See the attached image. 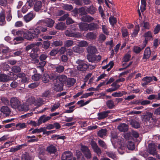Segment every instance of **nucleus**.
<instances>
[{"label": "nucleus", "instance_id": "obj_1", "mask_svg": "<svg viewBox=\"0 0 160 160\" xmlns=\"http://www.w3.org/2000/svg\"><path fill=\"white\" fill-rule=\"evenodd\" d=\"M38 28L37 27L36 28L29 29L24 34V38L27 40H31L32 39L38 37L40 33Z\"/></svg>", "mask_w": 160, "mask_h": 160}, {"label": "nucleus", "instance_id": "obj_2", "mask_svg": "<svg viewBox=\"0 0 160 160\" xmlns=\"http://www.w3.org/2000/svg\"><path fill=\"white\" fill-rule=\"evenodd\" d=\"M77 69L82 72H86L88 70V63L83 60L78 59L76 61Z\"/></svg>", "mask_w": 160, "mask_h": 160}, {"label": "nucleus", "instance_id": "obj_3", "mask_svg": "<svg viewBox=\"0 0 160 160\" xmlns=\"http://www.w3.org/2000/svg\"><path fill=\"white\" fill-rule=\"evenodd\" d=\"M76 30L77 28H75L72 29L67 30L65 31V34L68 37L79 38L81 36V35L80 33L75 31Z\"/></svg>", "mask_w": 160, "mask_h": 160}, {"label": "nucleus", "instance_id": "obj_4", "mask_svg": "<svg viewBox=\"0 0 160 160\" xmlns=\"http://www.w3.org/2000/svg\"><path fill=\"white\" fill-rule=\"evenodd\" d=\"M80 150L85 157L87 159H90L92 158V154L90 149L88 147L85 145H82Z\"/></svg>", "mask_w": 160, "mask_h": 160}, {"label": "nucleus", "instance_id": "obj_5", "mask_svg": "<svg viewBox=\"0 0 160 160\" xmlns=\"http://www.w3.org/2000/svg\"><path fill=\"white\" fill-rule=\"evenodd\" d=\"M101 56L100 55L97 56L95 54H88L87 55V59L89 62H99L101 59Z\"/></svg>", "mask_w": 160, "mask_h": 160}, {"label": "nucleus", "instance_id": "obj_6", "mask_svg": "<svg viewBox=\"0 0 160 160\" xmlns=\"http://www.w3.org/2000/svg\"><path fill=\"white\" fill-rule=\"evenodd\" d=\"M10 103L11 106L12 108L18 109L20 105L21 102L17 98L13 97L11 98Z\"/></svg>", "mask_w": 160, "mask_h": 160}, {"label": "nucleus", "instance_id": "obj_7", "mask_svg": "<svg viewBox=\"0 0 160 160\" xmlns=\"http://www.w3.org/2000/svg\"><path fill=\"white\" fill-rule=\"evenodd\" d=\"M73 154L70 151H65L62 154V160H72Z\"/></svg>", "mask_w": 160, "mask_h": 160}, {"label": "nucleus", "instance_id": "obj_8", "mask_svg": "<svg viewBox=\"0 0 160 160\" xmlns=\"http://www.w3.org/2000/svg\"><path fill=\"white\" fill-rule=\"evenodd\" d=\"M51 118V117L46 116L45 115H43L40 117L38 121V126H39L42 123H44L49 121Z\"/></svg>", "mask_w": 160, "mask_h": 160}, {"label": "nucleus", "instance_id": "obj_9", "mask_svg": "<svg viewBox=\"0 0 160 160\" xmlns=\"http://www.w3.org/2000/svg\"><path fill=\"white\" fill-rule=\"evenodd\" d=\"M35 15L32 12H30L29 13L24 16L23 18L26 22H28L32 19L35 17Z\"/></svg>", "mask_w": 160, "mask_h": 160}, {"label": "nucleus", "instance_id": "obj_10", "mask_svg": "<svg viewBox=\"0 0 160 160\" xmlns=\"http://www.w3.org/2000/svg\"><path fill=\"white\" fill-rule=\"evenodd\" d=\"M111 111L110 110H107L101 112L98 114V119L99 120H100L105 118L108 117V114Z\"/></svg>", "mask_w": 160, "mask_h": 160}, {"label": "nucleus", "instance_id": "obj_11", "mask_svg": "<svg viewBox=\"0 0 160 160\" xmlns=\"http://www.w3.org/2000/svg\"><path fill=\"white\" fill-rule=\"evenodd\" d=\"M88 24V29L89 31L97 30L99 28V26L97 23L91 22Z\"/></svg>", "mask_w": 160, "mask_h": 160}, {"label": "nucleus", "instance_id": "obj_12", "mask_svg": "<svg viewBox=\"0 0 160 160\" xmlns=\"http://www.w3.org/2000/svg\"><path fill=\"white\" fill-rule=\"evenodd\" d=\"M1 111L4 115L7 117L11 114V110L7 106H3L1 108Z\"/></svg>", "mask_w": 160, "mask_h": 160}, {"label": "nucleus", "instance_id": "obj_13", "mask_svg": "<svg viewBox=\"0 0 160 160\" xmlns=\"http://www.w3.org/2000/svg\"><path fill=\"white\" fill-rule=\"evenodd\" d=\"M151 55V51L149 47H147L145 49L143 57V59H148Z\"/></svg>", "mask_w": 160, "mask_h": 160}, {"label": "nucleus", "instance_id": "obj_14", "mask_svg": "<svg viewBox=\"0 0 160 160\" xmlns=\"http://www.w3.org/2000/svg\"><path fill=\"white\" fill-rule=\"evenodd\" d=\"M142 81L144 82L142 83L141 85L144 87L152 81V79L151 77L146 76L144 77L142 79Z\"/></svg>", "mask_w": 160, "mask_h": 160}, {"label": "nucleus", "instance_id": "obj_15", "mask_svg": "<svg viewBox=\"0 0 160 160\" xmlns=\"http://www.w3.org/2000/svg\"><path fill=\"white\" fill-rule=\"evenodd\" d=\"M5 13L4 11H2L0 13V25L3 26L6 24L5 20Z\"/></svg>", "mask_w": 160, "mask_h": 160}, {"label": "nucleus", "instance_id": "obj_16", "mask_svg": "<svg viewBox=\"0 0 160 160\" xmlns=\"http://www.w3.org/2000/svg\"><path fill=\"white\" fill-rule=\"evenodd\" d=\"M57 151V148L52 144H50L46 148V151L50 154H54Z\"/></svg>", "mask_w": 160, "mask_h": 160}, {"label": "nucleus", "instance_id": "obj_17", "mask_svg": "<svg viewBox=\"0 0 160 160\" xmlns=\"http://www.w3.org/2000/svg\"><path fill=\"white\" fill-rule=\"evenodd\" d=\"M81 19L82 21L90 22L93 21L94 19L92 17L89 15H85L82 16L81 17Z\"/></svg>", "mask_w": 160, "mask_h": 160}, {"label": "nucleus", "instance_id": "obj_18", "mask_svg": "<svg viewBox=\"0 0 160 160\" xmlns=\"http://www.w3.org/2000/svg\"><path fill=\"white\" fill-rule=\"evenodd\" d=\"M54 21L50 18L47 19L44 22V25L49 28H52L53 26Z\"/></svg>", "mask_w": 160, "mask_h": 160}, {"label": "nucleus", "instance_id": "obj_19", "mask_svg": "<svg viewBox=\"0 0 160 160\" xmlns=\"http://www.w3.org/2000/svg\"><path fill=\"white\" fill-rule=\"evenodd\" d=\"M148 152L150 154L154 155L156 153V146L153 143H150L148 145Z\"/></svg>", "mask_w": 160, "mask_h": 160}, {"label": "nucleus", "instance_id": "obj_20", "mask_svg": "<svg viewBox=\"0 0 160 160\" xmlns=\"http://www.w3.org/2000/svg\"><path fill=\"white\" fill-rule=\"evenodd\" d=\"M78 25L80 30L82 31H86L89 30L88 23L81 22Z\"/></svg>", "mask_w": 160, "mask_h": 160}, {"label": "nucleus", "instance_id": "obj_21", "mask_svg": "<svg viewBox=\"0 0 160 160\" xmlns=\"http://www.w3.org/2000/svg\"><path fill=\"white\" fill-rule=\"evenodd\" d=\"M152 115V114L151 112H148L146 114L143 116V119L145 121L148 122L149 123H151V121H153Z\"/></svg>", "mask_w": 160, "mask_h": 160}, {"label": "nucleus", "instance_id": "obj_22", "mask_svg": "<svg viewBox=\"0 0 160 160\" xmlns=\"http://www.w3.org/2000/svg\"><path fill=\"white\" fill-rule=\"evenodd\" d=\"M63 86V83L58 82L55 83L54 89L57 92L61 91L63 90L62 87Z\"/></svg>", "mask_w": 160, "mask_h": 160}, {"label": "nucleus", "instance_id": "obj_23", "mask_svg": "<svg viewBox=\"0 0 160 160\" xmlns=\"http://www.w3.org/2000/svg\"><path fill=\"white\" fill-rule=\"evenodd\" d=\"M85 37L88 40H93L96 39L97 35L93 32H90L87 34Z\"/></svg>", "mask_w": 160, "mask_h": 160}, {"label": "nucleus", "instance_id": "obj_24", "mask_svg": "<svg viewBox=\"0 0 160 160\" xmlns=\"http://www.w3.org/2000/svg\"><path fill=\"white\" fill-rule=\"evenodd\" d=\"M128 126L125 123H123L119 125L118 127V129L121 132H125L128 129Z\"/></svg>", "mask_w": 160, "mask_h": 160}, {"label": "nucleus", "instance_id": "obj_25", "mask_svg": "<svg viewBox=\"0 0 160 160\" xmlns=\"http://www.w3.org/2000/svg\"><path fill=\"white\" fill-rule=\"evenodd\" d=\"M87 51L89 54H95L97 51L95 46H89L87 48Z\"/></svg>", "mask_w": 160, "mask_h": 160}, {"label": "nucleus", "instance_id": "obj_26", "mask_svg": "<svg viewBox=\"0 0 160 160\" xmlns=\"http://www.w3.org/2000/svg\"><path fill=\"white\" fill-rule=\"evenodd\" d=\"M9 80V76L4 74L0 73V82H6Z\"/></svg>", "mask_w": 160, "mask_h": 160}, {"label": "nucleus", "instance_id": "obj_27", "mask_svg": "<svg viewBox=\"0 0 160 160\" xmlns=\"http://www.w3.org/2000/svg\"><path fill=\"white\" fill-rule=\"evenodd\" d=\"M76 155L77 157V160H85L84 156L79 150H76Z\"/></svg>", "mask_w": 160, "mask_h": 160}, {"label": "nucleus", "instance_id": "obj_28", "mask_svg": "<svg viewBox=\"0 0 160 160\" xmlns=\"http://www.w3.org/2000/svg\"><path fill=\"white\" fill-rule=\"evenodd\" d=\"M42 2L40 1L37 2L34 5V9L36 12H38L42 8Z\"/></svg>", "mask_w": 160, "mask_h": 160}, {"label": "nucleus", "instance_id": "obj_29", "mask_svg": "<svg viewBox=\"0 0 160 160\" xmlns=\"http://www.w3.org/2000/svg\"><path fill=\"white\" fill-rule=\"evenodd\" d=\"M46 62L45 61H39L38 66L37 67V68L39 69L41 72H42L44 71V67L45 65Z\"/></svg>", "mask_w": 160, "mask_h": 160}, {"label": "nucleus", "instance_id": "obj_30", "mask_svg": "<svg viewBox=\"0 0 160 160\" xmlns=\"http://www.w3.org/2000/svg\"><path fill=\"white\" fill-rule=\"evenodd\" d=\"M67 80V84L68 87L73 86L76 82V79L72 78H69Z\"/></svg>", "mask_w": 160, "mask_h": 160}, {"label": "nucleus", "instance_id": "obj_31", "mask_svg": "<svg viewBox=\"0 0 160 160\" xmlns=\"http://www.w3.org/2000/svg\"><path fill=\"white\" fill-rule=\"evenodd\" d=\"M144 37H145V41L148 42V41L150 40L152 38L151 32L150 31H148L144 34Z\"/></svg>", "mask_w": 160, "mask_h": 160}, {"label": "nucleus", "instance_id": "obj_32", "mask_svg": "<svg viewBox=\"0 0 160 160\" xmlns=\"http://www.w3.org/2000/svg\"><path fill=\"white\" fill-rule=\"evenodd\" d=\"M109 22L112 27H114L117 22V20L116 18L114 16H111L109 19Z\"/></svg>", "mask_w": 160, "mask_h": 160}, {"label": "nucleus", "instance_id": "obj_33", "mask_svg": "<svg viewBox=\"0 0 160 160\" xmlns=\"http://www.w3.org/2000/svg\"><path fill=\"white\" fill-rule=\"evenodd\" d=\"M140 30V27L139 25L138 24L135 26V28L133 30V32L132 34V37H136Z\"/></svg>", "mask_w": 160, "mask_h": 160}, {"label": "nucleus", "instance_id": "obj_34", "mask_svg": "<svg viewBox=\"0 0 160 160\" xmlns=\"http://www.w3.org/2000/svg\"><path fill=\"white\" fill-rule=\"evenodd\" d=\"M74 44V42L72 40H67L64 43V46L67 48L71 47Z\"/></svg>", "mask_w": 160, "mask_h": 160}, {"label": "nucleus", "instance_id": "obj_35", "mask_svg": "<svg viewBox=\"0 0 160 160\" xmlns=\"http://www.w3.org/2000/svg\"><path fill=\"white\" fill-rule=\"evenodd\" d=\"M107 132L106 129H102L98 132L97 135L98 136L101 138H102L103 136L106 135Z\"/></svg>", "mask_w": 160, "mask_h": 160}, {"label": "nucleus", "instance_id": "obj_36", "mask_svg": "<svg viewBox=\"0 0 160 160\" xmlns=\"http://www.w3.org/2000/svg\"><path fill=\"white\" fill-rule=\"evenodd\" d=\"M106 104L108 107L110 109L114 108L115 106L114 102L112 100H108L106 102Z\"/></svg>", "mask_w": 160, "mask_h": 160}, {"label": "nucleus", "instance_id": "obj_37", "mask_svg": "<svg viewBox=\"0 0 160 160\" xmlns=\"http://www.w3.org/2000/svg\"><path fill=\"white\" fill-rule=\"evenodd\" d=\"M42 82L44 83H47L50 80V75L48 74L44 73L43 74L42 78Z\"/></svg>", "mask_w": 160, "mask_h": 160}, {"label": "nucleus", "instance_id": "obj_38", "mask_svg": "<svg viewBox=\"0 0 160 160\" xmlns=\"http://www.w3.org/2000/svg\"><path fill=\"white\" fill-rule=\"evenodd\" d=\"M127 147L128 149L130 150H133L135 148V146L134 143L132 141L128 142Z\"/></svg>", "mask_w": 160, "mask_h": 160}, {"label": "nucleus", "instance_id": "obj_39", "mask_svg": "<svg viewBox=\"0 0 160 160\" xmlns=\"http://www.w3.org/2000/svg\"><path fill=\"white\" fill-rule=\"evenodd\" d=\"M131 125L132 127L136 129L139 128L140 126L139 123L135 120H132L131 122Z\"/></svg>", "mask_w": 160, "mask_h": 160}, {"label": "nucleus", "instance_id": "obj_40", "mask_svg": "<svg viewBox=\"0 0 160 160\" xmlns=\"http://www.w3.org/2000/svg\"><path fill=\"white\" fill-rule=\"evenodd\" d=\"M65 27V24L62 22L58 23L56 24L55 28L58 30H63Z\"/></svg>", "mask_w": 160, "mask_h": 160}, {"label": "nucleus", "instance_id": "obj_41", "mask_svg": "<svg viewBox=\"0 0 160 160\" xmlns=\"http://www.w3.org/2000/svg\"><path fill=\"white\" fill-rule=\"evenodd\" d=\"M58 79L59 81V82L63 83V85H64V82H65L67 79V77L65 75H62L58 77Z\"/></svg>", "mask_w": 160, "mask_h": 160}, {"label": "nucleus", "instance_id": "obj_42", "mask_svg": "<svg viewBox=\"0 0 160 160\" xmlns=\"http://www.w3.org/2000/svg\"><path fill=\"white\" fill-rule=\"evenodd\" d=\"M55 68L56 69V71L58 72H63L64 70V67L63 66L59 65L57 66H55Z\"/></svg>", "mask_w": 160, "mask_h": 160}, {"label": "nucleus", "instance_id": "obj_43", "mask_svg": "<svg viewBox=\"0 0 160 160\" xmlns=\"http://www.w3.org/2000/svg\"><path fill=\"white\" fill-rule=\"evenodd\" d=\"M22 159L23 160H31L32 158L28 153L25 152L22 155Z\"/></svg>", "mask_w": 160, "mask_h": 160}, {"label": "nucleus", "instance_id": "obj_44", "mask_svg": "<svg viewBox=\"0 0 160 160\" xmlns=\"http://www.w3.org/2000/svg\"><path fill=\"white\" fill-rule=\"evenodd\" d=\"M40 84V82H32L28 85V87L31 88H34L38 87Z\"/></svg>", "mask_w": 160, "mask_h": 160}, {"label": "nucleus", "instance_id": "obj_45", "mask_svg": "<svg viewBox=\"0 0 160 160\" xmlns=\"http://www.w3.org/2000/svg\"><path fill=\"white\" fill-rule=\"evenodd\" d=\"M131 57V55L130 54L127 53L124 56L122 60H123V62H128L130 59V58Z\"/></svg>", "mask_w": 160, "mask_h": 160}, {"label": "nucleus", "instance_id": "obj_46", "mask_svg": "<svg viewBox=\"0 0 160 160\" xmlns=\"http://www.w3.org/2000/svg\"><path fill=\"white\" fill-rule=\"evenodd\" d=\"M87 12L91 14H94L96 12V9L93 6H91L87 9Z\"/></svg>", "mask_w": 160, "mask_h": 160}, {"label": "nucleus", "instance_id": "obj_47", "mask_svg": "<svg viewBox=\"0 0 160 160\" xmlns=\"http://www.w3.org/2000/svg\"><path fill=\"white\" fill-rule=\"evenodd\" d=\"M19 111H25L27 110L28 109L27 106L24 104H20L18 109Z\"/></svg>", "mask_w": 160, "mask_h": 160}, {"label": "nucleus", "instance_id": "obj_48", "mask_svg": "<svg viewBox=\"0 0 160 160\" xmlns=\"http://www.w3.org/2000/svg\"><path fill=\"white\" fill-rule=\"evenodd\" d=\"M51 96V92L49 90H46L43 92L42 95V97L48 98L49 97Z\"/></svg>", "mask_w": 160, "mask_h": 160}, {"label": "nucleus", "instance_id": "obj_49", "mask_svg": "<svg viewBox=\"0 0 160 160\" xmlns=\"http://www.w3.org/2000/svg\"><path fill=\"white\" fill-rule=\"evenodd\" d=\"M62 44V42L60 40H56L53 41L52 43V46L55 47L61 46Z\"/></svg>", "mask_w": 160, "mask_h": 160}, {"label": "nucleus", "instance_id": "obj_50", "mask_svg": "<svg viewBox=\"0 0 160 160\" xmlns=\"http://www.w3.org/2000/svg\"><path fill=\"white\" fill-rule=\"evenodd\" d=\"M43 102L42 99L39 98L38 100L34 101L35 105L38 107L40 106L43 104Z\"/></svg>", "mask_w": 160, "mask_h": 160}, {"label": "nucleus", "instance_id": "obj_51", "mask_svg": "<svg viewBox=\"0 0 160 160\" xmlns=\"http://www.w3.org/2000/svg\"><path fill=\"white\" fill-rule=\"evenodd\" d=\"M41 78V75L39 74H35L32 76V79L34 81H38Z\"/></svg>", "mask_w": 160, "mask_h": 160}, {"label": "nucleus", "instance_id": "obj_52", "mask_svg": "<svg viewBox=\"0 0 160 160\" xmlns=\"http://www.w3.org/2000/svg\"><path fill=\"white\" fill-rule=\"evenodd\" d=\"M21 69L19 66H15L12 67V72L16 73L20 72L21 71Z\"/></svg>", "mask_w": 160, "mask_h": 160}, {"label": "nucleus", "instance_id": "obj_53", "mask_svg": "<svg viewBox=\"0 0 160 160\" xmlns=\"http://www.w3.org/2000/svg\"><path fill=\"white\" fill-rule=\"evenodd\" d=\"M122 33L123 37H126L129 35V33L127 29L122 28Z\"/></svg>", "mask_w": 160, "mask_h": 160}, {"label": "nucleus", "instance_id": "obj_54", "mask_svg": "<svg viewBox=\"0 0 160 160\" xmlns=\"http://www.w3.org/2000/svg\"><path fill=\"white\" fill-rule=\"evenodd\" d=\"M50 45V42L48 40L45 41L43 42L42 45L43 48L45 49H48Z\"/></svg>", "mask_w": 160, "mask_h": 160}, {"label": "nucleus", "instance_id": "obj_55", "mask_svg": "<svg viewBox=\"0 0 160 160\" xmlns=\"http://www.w3.org/2000/svg\"><path fill=\"white\" fill-rule=\"evenodd\" d=\"M98 143L99 145L101 147L104 148H106L107 147V145L106 143L103 140L99 139L98 140Z\"/></svg>", "mask_w": 160, "mask_h": 160}, {"label": "nucleus", "instance_id": "obj_56", "mask_svg": "<svg viewBox=\"0 0 160 160\" xmlns=\"http://www.w3.org/2000/svg\"><path fill=\"white\" fill-rule=\"evenodd\" d=\"M133 51L136 53H139L142 51L140 47L135 46L133 47Z\"/></svg>", "mask_w": 160, "mask_h": 160}, {"label": "nucleus", "instance_id": "obj_57", "mask_svg": "<svg viewBox=\"0 0 160 160\" xmlns=\"http://www.w3.org/2000/svg\"><path fill=\"white\" fill-rule=\"evenodd\" d=\"M94 92H91L89 93H86L83 94L80 98V99H82L84 98H87L88 97L93 95Z\"/></svg>", "mask_w": 160, "mask_h": 160}, {"label": "nucleus", "instance_id": "obj_58", "mask_svg": "<svg viewBox=\"0 0 160 160\" xmlns=\"http://www.w3.org/2000/svg\"><path fill=\"white\" fill-rule=\"evenodd\" d=\"M60 104L59 102H58L57 104L53 105L50 110L51 112H54L56 110L58 109L60 106Z\"/></svg>", "mask_w": 160, "mask_h": 160}, {"label": "nucleus", "instance_id": "obj_59", "mask_svg": "<svg viewBox=\"0 0 160 160\" xmlns=\"http://www.w3.org/2000/svg\"><path fill=\"white\" fill-rule=\"evenodd\" d=\"M63 8L64 10L68 11H70L73 8V7L72 5H69L68 4H65Z\"/></svg>", "mask_w": 160, "mask_h": 160}, {"label": "nucleus", "instance_id": "obj_60", "mask_svg": "<svg viewBox=\"0 0 160 160\" xmlns=\"http://www.w3.org/2000/svg\"><path fill=\"white\" fill-rule=\"evenodd\" d=\"M123 95V93L122 92H115L113 93L112 95L114 97H121Z\"/></svg>", "mask_w": 160, "mask_h": 160}, {"label": "nucleus", "instance_id": "obj_61", "mask_svg": "<svg viewBox=\"0 0 160 160\" xmlns=\"http://www.w3.org/2000/svg\"><path fill=\"white\" fill-rule=\"evenodd\" d=\"M102 29L103 32L107 35H108L109 32H108L107 28L105 25H102Z\"/></svg>", "mask_w": 160, "mask_h": 160}, {"label": "nucleus", "instance_id": "obj_62", "mask_svg": "<svg viewBox=\"0 0 160 160\" xmlns=\"http://www.w3.org/2000/svg\"><path fill=\"white\" fill-rule=\"evenodd\" d=\"M160 31V24H158L156 26L154 30V33L156 34L158 33Z\"/></svg>", "mask_w": 160, "mask_h": 160}, {"label": "nucleus", "instance_id": "obj_63", "mask_svg": "<svg viewBox=\"0 0 160 160\" xmlns=\"http://www.w3.org/2000/svg\"><path fill=\"white\" fill-rule=\"evenodd\" d=\"M69 15L68 13L64 14L62 16L60 17L58 20L60 21H64L66 19L67 20V18L69 17Z\"/></svg>", "mask_w": 160, "mask_h": 160}, {"label": "nucleus", "instance_id": "obj_64", "mask_svg": "<svg viewBox=\"0 0 160 160\" xmlns=\"http://www.w3.org/2000/svg\"><path fill=\"white\" fill-rule=\"evenodd\" d=\"M79 45L81 47H85L88 46L87 42L85 41H82L79 43Z\"/></svg>", "mask_w": 160, "mask_h": 160}]
</instances>
